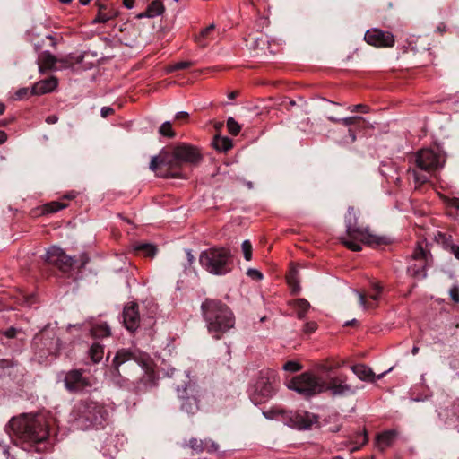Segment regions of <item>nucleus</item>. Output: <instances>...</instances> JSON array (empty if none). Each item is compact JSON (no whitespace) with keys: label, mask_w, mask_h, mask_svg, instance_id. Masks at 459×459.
Wrapping results in <instances>:
<instances>
[{"label":"nucleus","mask_w":459,"mask_h":459,"mask_svg":"<svg viewBox=\"0 0 459 459\" xmlns=\"http://www.w3.org/2000/svg\"><path fill=\"white\" fill-rule=\"evenodd\" d=\"M188 446L196 453H202L205 449V439L202 440L193 437L189 440Z\"/></svg>","instance_id":"33"},{"label":"nucleus","mask_w":459,"mask_h":459,"mask_svg":"<svg viewBox=\"0 0 459 459\" xmlns=\"http://www.w3.org/2000/svg\"><path fill=\"white\" fill-rule=\"evenodd\" d=\"M72 416L77 429L87 430L102 427L108 420V412L103 403L86 400L74 406Z\"/></svg>","instance_id":"4"},{"label":"nucleus","mask_w":459,"mask_h":459,"mask_svg":"<svg viewBox=\"0 0 459 459\" xmlns=\"http://www.w3.org/2000/svg\"><path fill=\"white\" fill-rule=\"evenodd\" d=\"M317 328V325L316 322H307L304 325V332L306 333H314Z\"/></svg>","instance_id":"47"},{"label":"nucleus","mask_w":459,"mask_h":459,"mask_svg":"<svg viewBox=\"0 0 459 459\" xmlns=\"http://www.w3.org/2000/svg\"><path fill=\"white\" fill-rule=\"evenodd\" d=\"M189 115L186 111H179L175 115L176 119H187Z\"/></svg>","instance_id":"54"},{"label":"nucleus","mask_w":459,"mask_h":459,"mask_svg":"<svg viewBox=\"0 0 459 459\" xmlns=\"http://www.w3.org/2000/svg\"><path fill=\"white\" fill-rule=\"evenodd\" d=\"M352 372L361 380L368 382H374L376 379L375 374L372 369L363 364L354 365L351 367Z\"/></svg>","instance_id":"22"},{"label":"nucleus","mask_w":459,"mask_h":459,"mask_svg":"<svg viewBox=\"0 0 459 459\" xmlns=\"http://www.w3.org/2000/svg\"><path fill=\"white\" fill-rule=\"evenodd\" d=\"M205 449L204 451H206L207 453H218L219 452V449H220V446L219 445L214 442L213 440L212 439H205Z\"/></svg>","instance_id":"40"},{"label":"nucleus","mask_w":459,"mask_h":459,"mask_svg":"<svg viewBox=\"0 0 459 459\" xmlns=\"http://www.w3.org/2000/svg\"><path fill=\"white\" fill-rule=\"evenodd\" d=\"M431 260L430 252L418 243L416 248L408 258L407 273L416 279H424L427 276L426 269Z\"/></svg>","instance_id":"11"},{"label":"nucleus","mask_w":459,"mask_h":459,"mask_svg":"<svg viewBox=\"0 0 459 459\" xmlns=\"http://www.w3.org/2000/svg\"><path fill=\"white\" fill-rule=\"evenodd\" d=\"M348 133H349V137L351 139V143H354L357 139L355 131L351 128H349Z\"/></svg>","instance_id":"55"},{"label":"nucleus","mask_w":459,"mask_h":459,"mask_svg":"<svg viewBox=\"0 0 459 459\" xmlns=\"http://www.w3.org/2000/svg\"><path fill=\"white\" fill-rule=\"evenodd\" d=\"M66 207V204L59 202H51L46 205V211L48 212H56Z\"/></svg>","instance_id":"38"},{"label":"nucleus","mask_w":459,"mask_h":459,"mask_svg":"<svg viewBox=\"0 0 459 459\" xmlns=\"http://www.w3.org/2000/svg\"><path fill=\"white\" fill-rule=\"evenodd\" d=\"M321 369L323 371L329 372L332 369V368L327 366H321Z\"/></svg>","instance_id":"64"},{"label":"nucleus","mask_w":459,"mask_h":459,"mask_svg":"<svg viewBox=\"0 0 459 459\" xmlns=\"http://www.w3.org/2000/svg\"><path fill=\"white\" fill-rule=\"evenodd\" d=\"M241 249L244 255V258L247 261H250L252 259V244L249 240H244L241 244Z\"/></svg>","instance_id":"36"},{"label":"nucleus","mask_w":459,"mask_h":459,"mask_svg":"<svg viewBox=\"0 0 459 459\" xmlns=\"http://www.w3.org/2000/svg\"><path fill=\"white\" fill-rule=\"evenodd\" d=\"M166 155H169V152L162 150L158 156H153L150 162V169L152 171H155L159 165H164L169 168H171L170 163H166V162L162 161L164 156H166Z\"/></svg>","instance_id":"30"},{"label":"nucleus","mask_w":459,"mask_h":459,"mask_svg":"<svg viewBox=\"0 0 459 459\" xmlns=\"http://www.w3.org/2000/svg\"><path fill=\"white\" fill-rule=\"evenodd\" d=\"M165 8L163 4L159 0L152 1L147 7L146 11L138 15L139 18L148 17L154 18L162 14Z\"/></svg>","instance_id":"24"},{"label":"nucleus","mask_w":459,"mask_h":459,"mask_svg":"<svg viewBox=\"0 0 459 459\" xmlns=\"http://www.w3.org/2000/svg\"><path fill=\"white\" fill-rule=\"evenodd\" d=\"M214 28H215V25L213 23H212L208 27L204 29L200 32V34L195 37V40L201 48L207 47L211 41L215 39V38L213 36Z\"/></svg>","instance_id":"21"},{"label":"nucleus","mask_w":459,"mask_h":459,"mask_svg":"<svg viewBox=\"0 0 459 459\" xmlns=\"http://www.w3.org/2000/svg\"><path fill=\"white\" fill-rule=\"evenodd\" d=\"M186 255H187V259H188L189 263L192 264L195 260V257L192 255L191 250H186Z\"/></svg>","instance_id":"59"},{"label":"nucleus","mask_w":459,"mask_h":459,"mask_svg":"<svg viewBox=\"0 0 459 459\" xmlns=\"http://www.w3.org/2000/svg\"><path fill=\"white\" fill-rule=\"evenodd\" d=\"M58 85V80L55 76L41 80L36 82L31 88V93L34 95H43L52 92Z\"/></svg>","instance_id":"19"},{"label":"nucleus","mask_w":459,"mask_h":459,"mask_svg":"<svg viewBox=\"0 0 459 459\" xmlns=\"http://www.w3.org/2000/svg\"><path fill=\"white\" fill-rule=\"evenodd\" d=\"M397 437V431L394 429L385 430L376 437V446L378 449L384 451L391 446Z\"/></svg>","instance_id":"20"},{"label":"nucleus","mask_w":459,"mask_h":459,"mask_svg":"<svg viewBox=\"0 0 459 459\" xmlns=\"http://www.w3.org/2000/svg\"><path fill=\"white\" fill-rule=\"evenodd\" d=\"M57 121L58 117L56 115H50L46 118V122L49 125L56 124Z\"/></svg>","instance_id":"52"},{"label":"nucleus","mask_w":459,"mask_h":459,"mask_svg":"<svg viewBox=\"0 0 459 459\" xmlns=\"http://www.w3.org/2000/svg\"><path fill=\"white\" fill-rule=\"evenodd\" d=\"M450 251L455 255V257L459 260V246L452 245L450 247Z\"/></svg>","instance_id":"53"},{"label":"nucleus","mask_w":459,"mask_h":459,"mask_svg":"<svg viewBox=\"0 0 459 459\" xmlns=\"http://www.w3.org/2000/svg\"><path fill=\"white\" fill-rule=\"evenodd\" d=\"M443 156L432 149H421L415 155L416 166L423 171H433L443 166Z\"/></svg>","instance_id":"12"},{"label":"nucleus","mask_w":459,"mask_h":459,"mask_svg":"<svg viewBox=\"0 0 459 459\" xmlns=\"http://www.w3.org/2000/svg\"><path fill=\"white\" fill-rule=\"evenodd\" d=\"M175 371H176V369H175V368H170V370H169V371H168V372L166 373V375H167L169 377H173V375H174Z\"/></svg>","instance_id":"61"},{"label":"nucleus","mask_w":459,"mask_h":459,"mask_svg":"<svg viewBox=\"0 0 459 459\" xmlns=\"http://www.w3.org/2000/svg\"><path fill=\"white\" fill-rule=\"evenodd\" d=\"M357 391L358 387L349 384L343 374L329 376L326 379L325 392H330L333 396L354 395Z\"/></svg>","instance_id":"13"},{"label":"nucleus","mask_w":459,"mask_h":459,"mask_svg":"<svg viewBox=\"0 0 459 459\" xmlns=\"http://www.w3.org/2000/svg\"><path fill=\"white\" fill-rule=\"evenodd\" d=\"M123 323L125 327L130 331H135L140 325V315L138 306L135 303H128L123 310Z\"/></svg>","instance_id":"18"},{"label":"nucleus","mask_w":459,"mask_h":459,"mask_svg":"<svg viewBox=\"0 0 459 459\" xmlns=\"http://www.w3.org/2000/svg\"><path fill=\"white\" fill-rule=\"evenodd\" d=\"M133 248L136 254L143 255L146 257H153L157 253L156 246L150 243H135Z\"/></svg>","instance_id":"25"},{"label":"nucleus","mask_w":459,"mask_h":459,"mask_svg":"<svg viewBox=\"0 0 459 459\" xmlns=\"http://www.w3.org/2000/svg\"><path fill=\"white\" fill-rule=\"evenodd\" d=\"M56 62V58L50 52H42L38 58L39 73L43 74L45 70L53 68Z\"/></svg>","instance_id":"23"},{"label":"nucleus","mask_w":459,"mask_h":459,"mask_svg":"<svg viewBox=\"0 0 459 459\" xmlns=\"http://www.w3.org/2000/svg\"><path fill=\"white\" fill-rule=\"evenodd\" d=\"M299 289H300L299 286L297 285V284H294L292 286V291L295 292V293H297L299 290Z\"/></svg>","instance_id":"63"},{"label":"nucleus","mask_w":459,"mask_h":459,"mask_svg":"<svg viewBox=\"0 0 459 459\" xmlns=\"http://www.w3.org/2000/svg\"><path fill=\"white\" fill-rule=\"evenodd\" d=\"M247 275L256 281H261L263 279V273L254 268H249L247 272Z\"/></svg>","instance_id":"44"},{"label":"nucleus","mask_w":459,"mask_h":459,"mask_svg":"<svg viewBox=\"0 0 459 459\" xmlns=\"http://www.w3.org/2000/svg\"><path fill=\"white\" fill-rule=\"evenodd\" d=\"M186 377L188 378L187 383L182 388L178 386L176 391L178 398L181 400V411L193 415L200 409L199 402L202 393L198 385L190 379L188 373H186Z\"/></svg>","instance_id":"9"},{"label":"nucleus","mask_w":459,"mask_h":459,"mask_svg":"<svg viewBox=\"0 0 459 459\" xmlns=\"http://www.w3.org/2000/svg\"><path fill=\"white\" fill-rule=\"evenodd\" d=\"M276 375L270 369L262 370L253 385L248 389L251 401L260 404L271 398L274 394Z\"/></svg>","instance_id":"8"},{"label":"nucleus","mask_w":459,"mask_h":459,"mask_svg":"<svg viewBox=\"0 0 459 459\" xmlns=\"http://www.w3.org/2000/svg\"><path fill=\"white\" fill-rule=\"evenodd\" d=\"M358 215L353 207L348 209L345 216L346 223V237H342L340 239L342 243L352 251L361 250V246L359 242L367 245L378 244L377 238L370 234L368 229L357 226Z\"/></svg>","instance_id":"6"},{"label":"nucleus","mask_w":459,"mask_h":459,"mask_svg":"<svg viewBox=\"0 0 459 459\" xmlns=\"http://www.w3.org/2000/svg\"><path fill=\"white\" fill-rule=\"evenodd\" d=\"M283 369L290 372H298L301 369V365L297 361L290 360L283 365Z\"/></svg>","instance_id":"39"},{"label":"nucleus","mask_w":459,"mask_h":459,"mask_svg":"<svg viewBox=\"0 0 459 459\" xmlns=\"http://www.w3.org/2000/svg\"><path fill=\"white\" fill-rule=\"evenodd\" d=\"M325 386L326 379L308 371L293 377L288 385L290 389L306 398L325 392Z\"/></svg>","instance_id":"7"},{"label":"nucleus","mask_w":459,"mask_h":459,"mask_svg":"<svg viewBox=\"0 0 459 459\" xmlns=\"http://www.w3.org/2000/svg\"><path fill=\"white\" fill-rule=\"evenodd\" d=\"M160 134L172 138L175 136V132L172 129V125L169 121H166L161 124V126L159 128Z\"/></svg>","instance_id":"34"},{"label":"nucleus","mask_w":459,"mask_h":459,"mask_svg":"<svg viewBox=\"0 0 459 459\" xmlns=\"http://www.w3.org/2000/svg\"><path fill=\"white\" fill-rule=\"evenodd\" d=\"M299 319H303L310 308V304L305 299H295L292 303Z\"/></svg>","instance_id":"27"},{"label":"nucleus","mask_w":459,"mask_h":459,"mask_svg":"<svg viewBox=\"0 0 459 459\" xmlns=\"http://www.w3.org/2000/svg\"><path fill=\"white\" fill-rule=\"evenodd\" d=\"M283 419L286 424L297 429H308L318 423V417L308 411H288Z\"/></svg>","instance_id":"14"},{"label":"nucleus","mask_w":459,"mask_h":459,"mask_svg":"<svg viewBox=\"0 0 459 459\" xmlns=\"http://www.w3.org/2000/svg\"><path fill=\"white\" fill-rule=\"evenodd\" d=\"M17 329L11 327L4 332V335L8 338H13L16 336Z\"/></svg>","instance_id":"51"},{"label":"nucleus","mask_w":459,"mask_h":459,"mask_svg":"<svg viewBox=\"0 0 459 459\" xmlns=\"http://www.w3.org/2000/svg\"><path fill=\"white\" fill-rule=\"evenodd\" d=\"M191 65H192V63L189 61H180V62H178V63H175L174 65H172L169 68V71L172 72V71H176V70L186 69V68L190 67Z\"/></svg>","instance_id":"43"},{"label":"nucleus","mask_w":459,"mask_h":459,"mask_svg":"<svg viewBox=\"0 0 459 459\" xmlns=\"http://www.w3.org/2000/svg\"><path fill=\"white\" fill-rule=\"evenodd\" d=\"M418 352H419V347L418 346H413L412 349H411V353L413 355H416V354H418Z\"/></svg>","instance_id":"62"},{"label":"nucleus","mask_w":459,"mask_h":459,"mask_svg":"<svg viewBox=\"0 0 459 459\" xmlns=\"http://www.w3.org/2000/svg\"><path fill=\"white\" fill-rule=\"evenodd\" d=\"M355 438L356 440L354 443L356 446L351 449V452L358 450L368 442V436L365 430L358 433Z\"/></svg>","instance_id":"35"},{"label":"nucleus","mask_w":459,"mask_h":459,"mask_svg":"<svg viewBox=\"0 0 459 459\" xmlns=\"http://www.w3.org/2000/svg\"><path fill=\"white\" fill-rule=\"evenodd\" d=\"M361 121L365 122L366 120L360 116H352L341 118L340 123L346 126H356L358 128H360L359 123Z\"/></svg>","instance_id":"31"},{"label":"nucleus","mask_w":459,"mask_h":459,"mask_svg":"<svg viewBox=\"0 0 459 459\" xmlns=\"http://www.w3.org/2000/svg\"><path fill=\"white\" fill-rule=\"evenodd\" d=\"M356 294L359 298V302L360 306L363 307V309H369L374 307V305L372 303L367 301V296L364 293L356 291Z\"/></svg>","instance_id":"41"},{"label":"nucleus","mask_w":459,"mask_h":459,"mask_svg":"<svg viewBox=\"0 0 459 459\" xmlns=\"http://www.w3.org/2000/svg\"><path fill=\"white\" fill-rule=\"evenodd\" d=\"M5 430L10 436L30 444L41 443L49 434L45 418L42 415L32 414H22L12 418Z\"/></svg>","instance_id":"1"},{"label":"nucleus","mask_w":459,"mask_h":459,"mask_svg":"<svg viewBox=\"0 0 459 459\" xmlns=\"http://www.w3.org/2000/svg\"><path fill=\"white\" fill-rule=\"evenodd\" d=\"M91 333L94 338H104L110 335L109 326L105 322H96L91 327Z\"/></svg>","instance_id":"26"},{"label":"nucleus","mask_w":459,"mask_h":459,"mask_svg":"<svg viewBox=\"0 0 459 459\" xmlns=\"http://www.w3.org/2000/svg\"><path fill=\"white\" fill-rule=\"evenodd\" d=\"M382 292V286H380L377 282L372 283V292H370L368 296L373 301H377L379 299L380 294Z\"/></svg>","instance_id":"37"},{"label":"nucleus","mask_w":459,"mask_h":459,"mask_svg":"<svg viewBox=\"0 0 459 459\" xmlns=\"http://www.w3.org/2000/svg\"><path fill=\"white\" fill-rule=\"evenodd\" d=\"M131 360L140 366L143 371V377L134 383V391L137 394H141L155 387L158 384L159 377L154 370L152 359L148 354L143 352L130 351L124 349L118 351L113 359L112 375L114 377L119 375V367Z\"/></svg>","instance_id":"2"},{"label":"nucleus","mask_w":459,"mask_h":459,"mask_svg":"<svg viewBox=\"0 0 459 459\" xmlns=\"http://www.w3.org/2000/svg\"><path fill=\"white\" fill-rule=\"evenodd\" d=\"M449 295L454 302L459 303V287L457 285H454L450 289Z\"/></svg>","instance_id":"46"},{"label":"nucleus","mask_w":459,"mask_h":459,"mask_svg":"<svg viewBox=\"0 0 459 459\" xmlns=\"http://www.w3.org/2000/svg\"><path fill=\"white\" fill-rule=\"evenodd\" d=\"M348 109L351 112L360 111L362 113H368V111H369V108L368 106H366V105H363V104H358V105L350 106L348 108Z\"/></svg>","instance_id":"45"},{"label":"nucleus","mask_w":459,"mask_h":459,"mask_svg":"<svg viewBox=\"0 0 459 459\" xmlns=\"http://www.w3.org/2000/svg\"><path fill=\"white\" fill-rule=\"evenodd\" d=\"M358 325H359L358 320L352 319V320L345 322L344 326Z\"/></svg>","instance_id":"58"},{"label":"nucleus","mask_w":459,"mask_h":459,"mask_svg":"<svg viewBox=\"0 0 459 459\" xmlns=\"http://www.w3.org/2000/svg\"><path fill=\"white\" fill-rule=\"evenodd\" d=\"M227 128L230 134L238 135L241 130V126L232 117H229L227 119Z\"/></svg>","instance_id":"32"},{"label":"nucleus","mask_w":459,"mask_h":459,"mask_svg":"<svg viewBox=\"0 0 459 459\" xmlns=\"http://www.w3.org/2000/svg\"><path fill=\"white\" fill-rule=\"evenodd\" d=\"M213 147L220 152H228L232 148V141L227 136L217 135L212 141Z\"/></svg>","instance_id":"28"},{"label":"nucleus","mask_w":459,"mask_h":459,"mask_svg":"<svg viewBox=\"0 0 459 459\" xmlns=\"http://www.w3.org/2000/svg\"><path fill=\"white\" fill-rule=\"evenodd\" d=\"M7 140V134L4 131L0 130V144L5 143Z\"/></svg>","instance_id":"57"},{"label":"nucleus","mask_w":459,"mask_h":459,"mask_svg":"<svg viewBox=\"0 0 459 459\" xmlns=\"http://www.w3.org/2000/svg\"><path fill=\"white\" fill-rule=\"evenodd\" d=\"M199 263L212 274L225 275L232 270L233 256L229 248L213 247L201 252Z\"/></svg>","instance_id":"5"},{"label":"nucleus","mask_w":459,"mask_h":459,"mask_svg":"<svg viewBox=\"0 0 459 459\" xmlns=\"http://www.w3.org/2000/svg\"><path fill=\"white\" fill-rule=\"evenodd\" d=\"M364 39L367 43L377 48H388L392 47L394 43V38L391 32L384 31L379 29L367 30Z\"/></svg>","instance_id":"16"},{"label":"nucleus","mask_w":459,"mask_h":459,"mask_svg":"<svg viewBox=\"0 0 459 459\" xmlns=\"http://www.w3.org/2000/svg\"><path fill=\"white\" fill-rule=\"evenodd\" d=\"M113 112H114L113 108H111L109 107H103L101 108V110H100V114H101L102 117H107L108 116H109Z\"/></svg>","instance_id":"50"},{"label":"nucleus","mask_w":459,"mask_h":459,"mask_svg":"<svg viewBox=\"0 0 459 459\" xmlns=\"http://www.w3.org/2000/svg\"><path fill=\"white\" fill-rule=\"evenodd\" d=\"M201 311L208 333L215 339H220L235 325L231 309L221 300L206 299L201 305Z\"/></svg>","instance_id":"3"},{"label":"nucleus","mask_w":459,"mask_h":459,"mask_svg":"<svg viewBox=\"0 0 459 459\" xmlns=\"http://www.w3.org/2000/svg\"><path fill=\"white\" fill-rule=\"evenodd\" d=\"M112 18V15L107 13H103L101 10L99 11L97 16L93 20V23L100 22L105 23Z\"/></svg>","instance_id":"42"},{"label":"nucleus","mask_w":459,"mask_h":459,"mask_svg":"<svg viewBox=\"0 0 459 459\" xmlns=\"http://www.w3.org/2000/svg\"><path fill=\"white\" fill-rule=\"evenodd\" d=\"M45 256L48 263L56 265L63 272L70 271L75 263L74 257L67 255L63 249L56 246L49 247Z\"/></svg>","instance_id":"15"},{"label":"nucleus","mask_w":459,"mask_h":459,"mask_svg":"<svg viewBox=\"0 0 459 459\" xmlns=\"http://www.w3.org/2000/svg\"><path fill=\"white\" fill-rule=\"evenodd\" d=\"M413 177L415 182L419 185L423 184L428 180V177L426 175L420 174L415 170H413Z\"/></svg>","instance_id":"48"},{"label":"nucleus","mask_w":459,"mask_h":459,"mask_svg":"<svg viewBox=\"0 0 459 459\" xmlns=\"http://www.w3.org/2000/svg\"><path fill=\"white\" fill-rule=\"evenodd\" d=\"M124 5L127 9H132L134 6V0H124Z\"/></svg>","instance_id":"56"},{"label":"nucleus","mask_w":459,"mask_h":459,"mask_svg":"<svg viewBox=\"0 0 459 459\" xmlns=\"http://www.w3.org/2000/svg\"><path fill=\"white\" fill-rule=\"evenodd\" d=\"M103 353V346L97 342L93 343L89 351L90 357L94 363H98L102 359Z\"/></svg>","instance_id":"29"},{"label":"nucleus","mask_w":459,"mask_h":459,"mask_svg":"<svg viewBox=\"0 0 459 459\" xmlns=\"http://www.w3.org/2000/svg\"><path fill=\"white\" fill-rule=\"evenodd\" d=\"M64 383L65 387L71 393H77L91 386L89 379L83 377L79 369L68 371L65 376Z\"/></svg>","instance_id":"17"},{"label":"nucleus","mask_w":459,"mask_h":459,"mask_svg":"<svg viewBox=\"0 0 459 459\" xmlns=\"http://www.w3.org/2000/svg\"><path fill=\"white\" fill-rule=\"evenodd\" d=\"M328 120L334 122V123H340L341 118H337L332 116L327 117Z\"/></svg>","instance_id":"60"},{"label":"nucleus","mask_w":459,"mask_h":459,"mask_svg":"<svg viewBox=\"0 0 459 459\" xmlns=\"http://www.w3.org/2000/svg\"><path fill=\"white\" fill-rule=\"evenodd\" d=\"M201 160L199 151L189 144L181 143L175 146L169 155L164 156L162 161L170 163L171 168H178L182 163L196 164Z\"/></svg>","instance_id":"10"},{"label":"nucleus","mask_w":459,"mask_h":459,"mask_svg":"<svg viewBox=\"0 0 459 459\" xmlns=\"http://www.w3.org/2000/svg\"><path fill=\"white\" fill-rule=\"evenodd\" d=\"M28 91H29V89L28 88H22L20 90H18L15 93V98L17 100H21L22 99L24 96H26L28 94Z\"/></svg>","instance_id":"49"}]
</instances>
